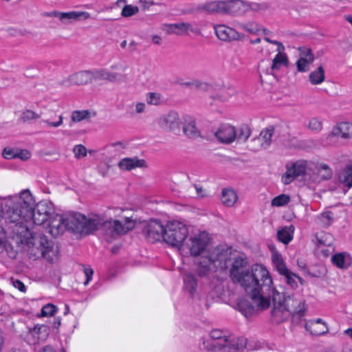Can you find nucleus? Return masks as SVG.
Here are the masks:
<instances>
[{"mask_svg": "<svg viewBox=\"0 0 352 352\" xmlns=\"http://www.w3.org/2000/svg\"><path fill=\"white\" fill-rule=\"evenodd\" d=\"M12 205L6 210L7 229L21 239L32 236L26 223L32 220L36 225H42L54 213L52 204L43 200L35 204L28 190H23L19 197L11 199Z\"/></svg>", "mask_w": 352, "mask_h": 352, "instance_id": "f257e3e1", "label": "nucleus"}, {"mask_svg": "<svg viewBox=\"0 0 352 352\" xmlns=\"http://www.w3.org/2000/svg\"><path fill=\"white\" fill-rule=\"evenodd\" d=\"M236 283L239 284L256 305L261 309H265L270 305L272 278L265 267L261 265H253Z\"/></svg>", "mask_w": 352, "mask_h": 352, "instance_id": "f03ea898", "label": "nucleus"}, {"mask_svg": "<svg viewBox=\"0 0 352 352\" xmlns=\"http://www.w3.org/2000/svg\"><path fill=\"white\" fill-rule=\"evenodd\" d=\"M210 339H203V349L212 352H239L247 344L243 337H232L220 329H214L210 333Z\"/></svg>", "mask_w": 352, "mask_h": 352, "instance_id": "7ed1b4c3", "label": "nucleus"}, {"mask_svg": "<svg viewBox=\"0 0 352 352\" xmlns=\"http://www.w3.org/2000/svg\"><path fill=\"white\" fill-rule=\"evenodd\" d=\"M231 261V249L224 246H217L212 250L209 249L205 258L197 261V274L204 277L208 274L211 264L217 270H223L228 267V263Z\"/></svg>", "mask_w": 352, "mask_h": 352, "instance_id": "20e7f679", "label": "nucleus"}, {"mask_svg": "<svg viewBox=\"0 0 352 352\" xmlns=\"http://www.w3.org/2000/svg\"><path fill=\"white\" fill-rule=\"evenodd\" d=\"M64 217L66 230L80 234H91L102 224L98 217L87 219L78 212L65 214Z\"/></svg>", "mask_w": 352, "mask_h": 352, "instance_id": "39448f33", "label": "nucleus"}, {"mask_svg": "<svg viewBox=\"0 0 352 352\" xmlns=\"http://www.w3.org/2000/svg\"><path fill=\"white\" fill-rule=\"evenodd\" d=\"M188 228L185 224L178 221H169L165 226L164 241L176 247L179 251H185L184 242L188 236Z\"/></svg>", "mask_w": 352, "mask_h": 352, "instance_id": "423d86ee", "label": "nucleus"}, {"mask_svg": "<svg viewBox=\"0 0 352 352\" xmlns=\"http://www.w3.org/2000/svg\"><path fill=\"white\" fill-rule=\"evenodd\" d=\"M33 247L31 249V254L35 248L38 250L40 255L34 252V256L38 258L40 256L45 258L47 261L53 263L58 258V247L55 246L52 241H50L43 234H39L32 237Z\"/></svg>", "mask_w": 352, "mask_h": 352, "instance_id": "0eeeda50", "label": "nucleus"}, {"mask_svg": "<svg viewBox=\"0 0 352 352\" xmlns=\"http://www.w3.org/2000/svg\"><path fill=\"white\" fill-rule=\"evenodd\" d=\"M209 239L206 232L191 236L184 242L185 250H188L193 256H199L197 261H201L205 258L209 250Z\"/></svg>", "mask_w": 352, "mask_h": 352, "instance_id": "6e6552de", "label": "nucleus"}, {"mask_svg": "<svg viewBox=\"0 0 352 352\" xmlns=\"http://www.w3.org/2000/svg\"><path fill=\"white\" fill-rule=\"evenodd\" d=\"M272 261L276 270L280 275L284 276L287 284L291 288H296L298 287V281L301 285H304L305 280L287 267L282 255L274 249L272 250Z\"/></svg>", "mask_w": 352, "mask_h": 352, "instance_id": "1a4fd4ad", "label": "nucleus"}, {"mask_svg": "<svg viewBox=\"0 0 352 352\" xmlns=\"http://www.w3.org/2000/svg\"><path fill=\"white\" fill-rule=\"evenodd\" d=\"M274 304L272 310V317L276 323H280L287 320L291 315L289 309L285 308L283 304L282 298L284 297V292H280L277 289L273 290L271 294Z\"/></svg>", "mask_w": 352, "mask_h": 352, "instance_id": "9d476101", "label": "nucleus"}, {"mask_svg": "<svg viewBox=\"0 0 352 352\" xmlns=\"http://www.w3.org/2000/svg\"><path fill=\"white\" fill-rule=\"evenodd\" d=\"M49 334L50 329L47 325L36 324L33 328L29 329L25 341L36 348L47 339Z\"/></svg>", "mask_w": 352, "mask_h": 352, "instance_id": "9b49d317", "label": "nucleus"}, {"mask_svg": "<svg viewBox=\"0 0 352 352\" xmlns=\"http://www.w3.org/2000/svg\"><path fill=\"white\" fill-rule=\"evenodd\" d=\"M143 232L146 239L153 243L162 238L164 239L165 226L159 220L152 219L144 226Z\"/></svg>", "mask_w": 352, "mask_h": 352, "instance_id": "f8f14e48", "label": "nucleus"}, {"mask_svg": "<svg viewBox=\"0 0 352 352\" xmlns=\"http://www.w3.org/2000/svg\"><path fill=\"white\" fill-rule=\"evenodd\" d=\"M135 221L132 217H124L122 220H109L103 223L105 228L111 229V232L117 235L126 234L134 228Z\"/></svg>", "mask_w": 352, "mask_h": 352, "instance_id": "ddd939ff", "label": "nucleus"}, {"mask_svg": "<svg viewBox=\"0 0 352 352\" xmlns=\"http://www.w3.org/2000/svg\"><path fill=\"white\" fill-rule=\"evenodd\" d=\"M309 162L306 161H297L292 165L291 167H287L285 175L283 177V182L285 184H290L296 177L303 175L309 170Z\"/></svg>", "mask_w": 352, "mask_h": 352, "instance_id": "4468645a", "label": "nucleus"}, {"mask_svg": "<svg viewBox=\"0 0 352 352\" xmlns=\"http://www.w3.org/2000/svg\"><path fill=\"white\" fill-rule=\"evenodd\" d=\"M48 16L58 18L64 24H69L75 21L86 20L89 18L90 14L87 12L82 11H72L68 12L54 11L48 14Z\"/></svg>", "mask_w": 352, "mask_h": 352, "instance_id": "2eb2a0df", "label": "nucleus"}, {"mask_svg": "<svg viewBox=\"0 0 352 352\" xmlns=\"http://www.w3.org/2000/svg\"><path fill=\"white\" fill-rule=\"evenodd\" d=\"M159 126L165 131H175L179 130L180 120L175 111H170L167 114L161 116L157 120Z\"/></svg>", "mask_w": 352, "mask_h": 352, "instance_id": "dca6fc26", "label": "nucleus"}, {"mask_svg": "<svg viewBox=\"0 0 352 352\" xmlns=\"http://www.w3.org/2000/svg\"><path fill=\"white\" fill-rule=\"evenodd\" d=\"M92 82L91 71H80L62 80L60 85L64 87H70L72 85H86Z\"/></svg>", "mask_w": 352, "mask_h": 352, "instance_id": "f3484780", "label": "nucleus"}, {"mask_svg": "<svg viewBox=\"0 0 352 352\" xmlns=\"http://www.w3.org/2000/svg\"><path fill=\"white\" fill-rule=\"evenodd\" d=\"M309 170L319 181L329 180L333 175L331 168L324 163L309 162Z\"/></svg>", "mask_w": 352, "mask_h": 352, "instance_id": "a211bd4d", "label": "nucleus"}, {"mask_svg": "<svg viewBox=\"0 0 352 352\" xmlns=\"http://www.w3.org/2000/svg\"><path fill=\"white\" fill-rule=\"evenodd\" d=\"M164 30L167 34L176 35L188 34L190 32L195 34L199 33L197 25L184 22L165 25Z\"/></svg>", "mask_w": 352, "mask_h": 352, "instance_id": "6ab92c4d", "label": "nucleus"}, {"mask_svg": "<svg viewBox=\"0 0 352 352\" xmlns=\"http://www.w3.org/2000/svg\"><path fill=\"white\" fill-rule=\"evenodd\" d=\"M92 80H106L110 82H124L126 80V75L119 73H112L105 69L91 71Z\"/></svg>", "mask_w": 352, "mask_h": 352, "instance_id": "aec40b11", "label": "nucleus"}, {"mask_svg": "<svg viewBox=\"0 0 352 352\" xmlns=\"http://www.w3.org/2000/svg\"><path fill=\"white\" fill-rule=\"evenodd\" d=\"M48 221V232L54 237L60 236L66 230L64 215L53 213Z\"/></svg>", "mask_w": 352, "mask_h": 352, "instance_id": "412c9836", "label": "nucleus"}, {"mask_svg": "<svg viewBox=\"0 0 352 352\" xmlns=\"http://www.w3.org/2000/svg\"><path fill=\"white\" fill-rule=\"evenodd\" d=\"M250 269L246 267V261L238 256L234 258L230 270V276L232 281L236 283L246 274Z\"/></svg>", "mask_w": 352, "mask_h": 352, "instance_id": "4be33fe9", "label": "nucleus"}, {"mask_svg": "<svg viewBox=\"0 0 352 352\" xmlns=\"http://www.w3.org/2000/svg\"><path fill=\"white\" fill-rule=\"evenodd\" d=\"M283 304L289 309L291 314H297L302 316L306 310V305L304 301L294 299L292 296H286L284 293V297L282 298Z\"/></svg>", "mask_w": 352, "mask_h": 352, "instance_id": "5701e85b", "label": "nucleus"}, {"mask_svg": "<svg viewBox=\"0 0 352 352\" xmlns=\"http://www.w3.org/2000/svg\"><path fill=\"white\" fill-rule=\"evenodd\" d=\"M219 142L229 144L236 139V129L230 124L221 125L214 133Z\"/></svg>", "mask_w": 352, "mask_h": 352, "instance_id": "b1692460", "label": "nucleus"}, {"mask_svg": "<svg viewBox=\"0 0 352 352\" xmlns=\"http://www.w3.org/2000/svg\"><path fill=\"white\" fill-rule=\"evenodd\" d=\"M223 14L241 15L248 10V5L241 0L223 1Z\"/></svg>", "mask_w": 352, "mask_h": 352, "instance_id": "393cba45", "label": "nucleus"}, {"mask_svg": "<svg viewBox=\"0 0 352 352\" xmlns=\"http://www.w3.org/2000/svg\"><path fill=\"white\" fill-rule=\"evenodd\" d=\"M280 132L281 126L278 125L269 126L261 131L258 137L262 141L263 144H264V149H267L270 147L273 141V136H274L275 138L280 136ZM274 140H276V139H274Z\"/></svg>", "mask_w": 352, "mask_h": 352, "instance_id": "a878e982", "label": "nucleus"}, {"mask_svg": "<svg viewBox=\"0 0 352 352\" xmlns=\"http://www.w3.org/2000/svg\"><path fill=\"white\" fill-rule=\"evenodd\" d=\"M214 30L217 36L223 41L239 40L242 37L236 30L224 25L216 26Z\"/></svg>", "mask_w": 352, "mask_h": 352, "instance_id": "bb28decb", "label": "nucleus"}, {"mask_svg": "<svg viewBox=\"0 0 352 352\" xmlns=\"http://www.w3.org/2000/svg\"><path fill=\"white\" fill-rule=\"evenodd\" d=\"M118 166L120 169L124 170H130L138 167H146V162L144 160H140L137 157H126L120 161V162L118 163Z\"/></svg>", "mask_w": 352, "mask_h": 352, "instance_id": "cd10ccee", "label": "nucleus"}, {"mask_svg": "<svg viewBox=\"0 0 352 352\" xmlns=\"http://www.w3.org/2000/svg\"><path fill=\"white\" fill-rule=\"evenodd\" d=\"M236 307L245 317H248V315H251L256 309L257 310H261L256 305L252 300V302H250L245 298H240L237 300Z\"/></svg>", "mask_w": 352, "mask_h": 352, "instance_id": "c85d7f7f", "label": "nucleus"}, {"mask_svg": "<svg viewBox=\"0 0 352 352\" xmlns=\"http://www.w3.org/2000/svg\"><path fill=\"white\" fill-rule=\"evenodd\" d=\"M330 135L339 136L344 139L352 138V124L349 122H341L333 128Z\"/></svg>", "mask_w": 352, "mask_h": 352, "instance_id": "c756f323", "label": "nucleus"}, {"mask_svg": "<svg viewBox=\"0 0 352 352\" xmlns=\"http://www.w3.org/2000/svg\"><path fill=\"white\" fill-rule=\"evenodd\" d=\"M338 182L347 186L349 188L352 186V163L349 164L338 174Z\"/></svg>", "mask_w": 352, "mask_h": 352, "instance_id": "7c9ffc66", "label": "nucleus"}, {"mask_svg": "<svg viewBox=\"0 0 352 352\" xmlns=\"http://www.w3.org/2000/svg\"><path fill=\"white\" fill-rule=\"evenodd\" d=\"M331 261L333 265L340 269H346L351 264V259L349 255L345 253H338L334 254L331 257Z\"/></svg>", "mask_w": 352, "mask_h": 352, "instance_id": "2f4dec72", "label": "nucleus"}, {"mask_svg": "<svg viewBox=\"0 0 352 352\" xmlns=\"http://www.w3.org/2000/svg\"><path fill=\"white\" fill-rule=\"evenodd\" d=\"M237 199L238 197L236 195V193L233 189H223L221 192V202L224 206L227 207L233 206L236 203Z\"/></svg>", "mask_w": 352, "mask_h": 352, "instance_id": "473e14b6", "label": "nucleus"}, {"mask_svg": "<svg viewBox=\"0 0 352 352\" xmlns=\"http://www.w3.org/2000/svg\"><path fill=\"white\" fill-rule=\"evenodd\" d=\"M325 80L324 69L322 66H319L309 75V80L313 85H320Z\"/></svg>", "mask_w": 352, "mask_h": 352, "instance_id": "72a5a7b5", "label": "nucleus"}, {"mask_svg": "<svg viewBox=\"0 0 352 352\" xmlns=\"http://www.w3.org/2000/svg\"><path fill=\"white\" fill-rule=\"evenodd\" d=\"M183 132L188 138L195 139L200 136V132L197 129L195 121L190 119V120L185 123L183 126Z\"/></svg>", "mask_w": 352, "mask_h": 352, "instance_id": "f704fd0d", "label": "nucleus"}, {"mask_svg": "<svg viewBox=\"0 0 352 352\" xmlns=\"http://www.w3.org/2000/svg\"><path fill=\"white\" fill-rule=\"evenodd\" d=\"M311 333L314 335H322L328 331V328L322 319L318 318L310 323Z\"/></svg>", "mask_w": 352, "mask_h": 352, "instance_id": "c9c22d12", "label": "nucleus"}, {"mask_svg": "<svg viewBox=\"0 0 352 352\" xmlns=\"http://www.w3.org/2000/svg\"><path fill=\"white\" fill-rule=\"evenodd\" d=\"M287 63L288 60L286 54L283 53L282 51H278V53L272 60L271 69L272 70H278L282 65H287Z\"/></svg>", "mask_w": 352, "mask_h": 352, "instance_id": "e433bc0d", "label": "nucleus"}, {"mask_svg": "<svg viewBox=\"0 0 352 352\" xmlns=\"http://www.w3.org/2000/svg\"><path fill=\"white\" fill-rule=\"evenodd\" d=\"M251 135V129L248 124H242L236 130V139L238 142H245Z\"/></svg>", "mask_w": 352, "mask_h": 352, "instance_id": "4c0bfd02", "label": "nucleus"}, {"mask_svg": "<svg viewBox=\"0 0 352 352\" xmlns=\"http://www.w3.org/2000/svg\"><path fill=\"white\" fill-rule=\"evenodd\" d=\"M333 214L331 211H325L318 216L317 220L318 224L323 228H327L333 221Z\"/></svg>", "mask_w": 352, "mask_h": 352, "instance_id": "58836bf2", "label": "nucleus"}, {"mask_svg": "<svg viewBox=\"0 0 352 352\" xmlns=\"http://www.w3.org/2000/svg\"><path fill=\"white\" fill-rule=\"evenodd\" d=\"M91 115L95 116L96 113H91L89 110L74 111L72 113L71 119L74 122H79L89 118Z\"/></svg>", "mask_w": 352, "mask_h": 352, "instance_id": "ea45409f", "label": "nucleus"}, {"mask_svg": "<svg viewBox=\"0 0 352 352\" xmlns=\"http://www.w3.org/2000/svg\"><path fill=\"white\" fill-rule=\"evenodd\" d=\"M5 222L6 226L5 228L0 227V252H1L4 248H5V243H6V234L8 233L11 237L14 238H19L20 242H23L24 240H26L25 239H21L20 236H18L16 234H14L9 232L7 229V221H6V216L5 217Z\"/></svg>", "mask_w": 352, "mask_h": 352, "instance_id": "a19ab883", "label": "nucleus"}, {"mask_svg": "<svg viewBox=\"0 0 352 352\" xmlns=\"http://www.w3.org/2000/svg\"><path fill=\"white\" fill-rule=\"evenodd\" d=\"M223 1H212L204 6V9L209 13L223 14Z\"/></svg>", "mask_w": 352, "mask_h": 352, "instance_id": "79ce46f5", "label": "nucleus"}, {"mask_svg": "<svg viewBox=\"0 0 352 352\" xmlns=\"http://www.w3.org/2000/svg\"><path fill=\"white\" fill-rule=\"evenodd\" d=\"M184 287L185 289L192 295L197 287V280L191 274H186L184 278Z\"/></svg>", "mask_w": 352, "mask_h": 352, "instance_id": "37998d69", "label": "nucleus"}, {"mask_svg": "<svg viewBox=\"0 0 352 352\" xmlns=\"http://www.w3.org/2000/svg\"><path fill=\"white\" fill-rule=\"evenodd\" d=\"M42 122L45 123L48 127L58 128L63 123V116L62 115L57 116L54 113L53 116L43 119Z\"/></svg>", "mask_w": 352, "mask_h": 352, "instance_id": "c03bdc74", "label": "nucleus"}, {"mask_svg": "<svg viewBox=\"0 0 352 352\" xmlns=\"http://www.w3.org/2000/svg\"><path fill=\"white\" fill-rule=\"evenodd\" d=\"M236 27L253 34H256L259 31L258 24L254 21H249L248 23L237 22Z\"/></svg>", "mask_w": 352, "mask_h": 352, "instance_id": "a18cd8bd", "label": "nucleus"}, {"mask_svg": "<svg viewBox=\"0 0 352 352\" xmlns=\"http://www.w3.org/2000/svg\"><path fill=\"white\" fill-rule=\"evenodd\" d=\"M277 238L279 241L284 244L289 243L292 239V234L289 232L288 229L285 227L277 232Z\"/></svg>", "mask_w": 352, "mask_h": 352, "instance_id": "49530a36", "label": "nucleus"}, {"mask_svg": "<svg viewBox=\"0 0 352 352\" xmlns=\"http://www.w3.org/2000/svg\"><path fill=\"white\" fill-rule=\"evenodd\" d=\"M290 201L289 195L285 194H281L274 197L271 202L272 206L280 207L287 204Z\"/></svg>", "mask_w": 352, "mask_h": 352, "instance_id": "de8ad7c7", "label": "nucleus"}, {"mask_svg": "<svg viewBox=\"0 0 352 352\" xmlns=\"http://www.w3.org/2000/svg\"><path fill=\"white\" fill-rule=\"evenodd\" d=\"M313 62L314 61H312L310 58H309V60L305 59L304 58H300L296 63L298 71L300 72H306L309 71V65Z\"/></svg>", "mask_w": 352, "mask_h": 352, "instance_id": "09e8293b", "label": "nucleus"}, {"mask_svg": "<svg viewBox=\"0 0 352 352\" xmlns=\"http://www.w3.org/2000/svg\"><path fill=\"white\" fill-rule=\"evenodd\" d=\"M139 11V8L137 6L132 5H125L122 10V16L124 17H129L135 14Z\"/></svg>", "mask_w": 352, "mask_h": 352, "instance_id": "8fccbe9b", "label": "nucleus"}, {"mask_svg": "<svg viewBox=\"0 0 352 352\" xmlns=\"http://www.w3.org/2000/svg\"><path fill=\"white\" fill-rule=\"evenodd\" d=\"M161 95L155 92H150L147 94L146 102L151 105H158L161 102Z\"/></svg>", "mask_w": 352, "mask_h": 352, "instance_id": "3c124183", "label": "nucleus"}, {"mask_svg": "<svg viewBox=\"0 0 352 352\" xmlns=\"http://www.w3.org/2000/svg\"><path fill=\"white\" fill-rule=\"evenodd\" d=\"M39 118V116L34 111L30 109H27L22 112L21 116V120L23 122H26L30 121L32 120L37 119Z\"/></svg>", "mask_w": 352, "mask_h": 352, "instance_id": "603ef678", "label": "nucleus"}, {"mask_svg": "<svg viewBox=\"0 0 352 352\" xmlns=\"http://www.w3.org/2000/svg\"><path fill=\"white\" fill-rule=\"evenodd\" d=\"M307 127L311 131L319 132L322 128V124L317 118H313L309 120Z\"/></svg>", "mask_w": 352, "mask_h": 352, "instance_id": "864d4df0", "label": "nucleus"}, {"mask_svg": "<svg viewBox=\"0 0 352 352\" xmlns=\"http://www.w3.org/2000/svg\"><path fill=\"white\" fill-rule=\"evenodd\" d=\"M57 311V308L52 304H47L43 307L41 309V316H51Z\"/></svg>", "mask_w": 352, "mask_h": 352, "instance_id": "5fc2aeb1", "label": "nucleus"}, {"mask_svg": "<svg viewBox=\"0 0 352 352\" xmlns=\"http://www.w3.org/2000/svg\"><path fill=\"white\" fill-rule=\"evenodd\" d=\"M331 236L329 234H322L317 236L318 246L320 248L321 245L330 246L331 245Z\"/></svg>", "mask_w": 352, "mask_h": 352, "instance_id": "6e6d98bb", "label": "nucleus"}, {"mask_svg": "<svg viewBox=\"0 0 352 352\" xmlns=\"http://www.w3.org/2000/svg\"><path fill=\"white\" fill-rule=\"evenodd\" d=\"M250 149L254 151H258L262 148L264 149V144L258 136L251 140L249 144Z\"/></svg>", "mask_w": 352, "mask_h": 352, "instance_id": "4d7b16f0", "label": "nucleus"}, {"mask_svg": "<svg viewBox=\"0 0 352 352\" xmlns=\"http://www.w3.org/2000/svg\"><path fill=\"white\" fill-rule=\"evenodd\" d=\"M300 52V58H304L305 59L309 60L310 58L312 61L314 60V56L311 48L306 47H300L298 49Z\"/></svg>", "mask_w": 352, "mask_h": 352, "instance_id": "13d9d810", "label": "nucleus"}, {"mask_svg": "<svg viewBox=\"0 0 352 352\" xmlns=\"http://www.w3.org/2000/svg\"><path fill=\"white\" fill-rule=\"evenodd\" d=\"M73 152L76 158H80L87 155V149L82 144L75 146L73 148Z\"/></svg>", "mask_w": 352, "mask_h": 352, "instance_id": "bf43d9fd", "label": "nucleus"}, {"mask_svg": "<svg viewBox=\"0 0 352 352\" xmlns=\"http://www.w3.org/2000/svg\"><path fill=\"white\" fill-rule=\"evenodd\" d=\"M192 85L194 86L196 89L202 91H207L210 87L209 84L199 80L192 82Z\"/></svg>", "mask_w": 352, "mask_h": 352, "instance_id": "052dcab7", "label": "nucleus"}, {"mask_svg": "<svg viewBox=\"0 0 352 352\" xmlns=\"http://www.w3.org/2000/svg\"><path fill=\"white\" fill-rule=\"evenodd\" d=\"M83 267H84L83 271H84L85 275L86 276V280H85L84 284H85V285H87L92 278L94 270L90 267H85L83 266Z\"/></svg>", "mask_w": 352, "mask_h": 352, "instance_id": "680f3d73", "label": "nucleus"}, {"mask_svg": "<svg viewBox=\"0 0 352 352\" xmlns=\"http://www.w3.org/2000/svg\"><path fill=\"white\" fill-rule=\"evenodd\" d=\"M11 282L12 283V285L17 288L20 292H24L26 290V287L25 285L19 280L18 279H11Z\"/></svg>", "mask_w": 352, "mask_h": 352, "instance_id": "e2e57ef3", "label": "nucleus"}, {"mask_svg": "<svg viewBox=\"0 0 352 352\" xmlns=\"http://www.w3.org/2000/svg\"><path fill=\"white\" fill-rule=\"evenodd\" d=\"M3 156L6 159H12L17 157V153H14L13 151L10 148H4Z\"/></svg>", "mask_w": 352, "mask_h": 352, "instance_id": "0e129e2a", "label": "nucleus"}, {"mask_svg": "<svg viewBox=\"0 0 352 352\" xmlns=\"http://www.w3.org/2000/svg\"><path fill=\"white\" fill-rule=\"evenodd\" d=\"M264 40L265 41H267V43H272V44H274V45H278V51H283L284 49H285L283 45L281 43H280V42H278L277 41L271 40L268 37H265Z\"/></svg>", "mask_w": 352, "mask_h": 352, "instance_id": "69168bd1", "label": "nucleus"}, {"mask_svg": "<svg viewBox=\"0 0 352 352\" xmlns=\"http://www.w3.org/2000/svg\"><path fill=\"white\" fill-rule=\"evenodd\" d=\"M135 112L136 113H142L144 112L146 109V104L144 102H138L135 104Z\"/></svg>", "mask_w": 352, "mask_h": 352, "instance_id": "338daca9", "label": "nucleus"}, {"mask_svg": "<svg viewBox=\"0 0 352 352\" xmlns=\"http://www.w3.org/2000/svg\"><path fill=\"white\" fill-rule=\"evenodd\" d=\"M17 157L25 160L30 157V153L28 151H22L20 153H17Z\"/></svg>", "mask_w": 352, "mask_h": 352, "instance_id": "774afa93", "label": "nucleus"}]
</instances>
